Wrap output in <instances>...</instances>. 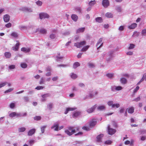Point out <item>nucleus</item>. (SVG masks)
Returning <instances> with one entry per match:
<instances>
[{"label": "nucleus", "mask_w": 146, "mask_h": 146, "mask_svg": "<svg viewBox=\"0 0 146 146\" xmlns=\"http://www.w3.org/2000/svg\"><path fill=\"white\" fill-rule=\"evenodd\" d=\"M114 51L111 50L108 53L106 52H104L102 54L103 58H106V60L108 62L110 61L113 59L114 57Z\"/></svg>", "instance_id": "obj_1"}, {"label": "nucleus", "mask_w": 146, "mask_h": 146, "mask_svg": "<svg viewBox=\"0 0 146 146\" xmlns=\"http://www.w3.org/2000/svg\"><path fill=\"white\" fill-rule=\"evenodd\" d=\"M65 133L69 136H71L76 132V129L72 126H69L65 131Z\"/></svg>", "instance_id": "obj_2"}, {"label": "nucleus", "mask_w": 146, "mask_h": 146, "mask_svg": "<svg viewBox=\"0 0 146 146\" xmlns=\"http://www.w3.org/2000/svg\"><path fill=\"white\" fill-rule=\"evenodd\" d=\"M116 131L115 129L110 128L109 125H108V132L109 134L112 135L116 132Z\"/></svg>", "instance_id": "obj_3"}, {"label": "nucleus", "mask_w": 146, "mask_h": 146, "mask_svg": "<svg viewBox=\"0 0 146 146\" xmlns=\"http://www.w3.org/2000/svg\"><path fill=\"white\" fill-rule=\"evenodd\" d=\"M86 43V42L85 41H83L80 42H77L75 43L74 44V46H76L77 48H80L85 45Z\"/></svg>", "instance_id": "obj_4"}, {"label": "nucleus", "mask_w": 146, "mask_h": 146, "mask_svg": "<svg viewBox=\"0 0 146 146\" xmlns=\"http://www.w3.org/2000/svg\"><path fill=\"white\" fill-rule=\"evenodd\" d=\"M39 17L41 19H43L48 18L49 17V15L46 13H41L39 14Z\"/></svg>", "instance_id": "obj_5"}, {"label": "nucleus", "mask_w": 146, "mask_h": 146, "mask_svg": "<svg viewBox=\"0 0 146 146\" xmlns=\"http://www.w3.org/2000/svg\"><path fill=\"white\" fill-rule=\"evenodd\" d=\"M19 10L27 12H31L33 11L31 9L26 7H22L19 9Z\"/></svg>", "instance_id": "obj_6"}, {"label": "nucleus", "mask_w": 146, "mask_h": 146, "mask_svg": "<svg viewBox=\"0 0 146 146\" xmlns=\"http://www.w3.org/2000/svg\"><path fill=\"white\" fill-rule=\"evenodd\" d=\"M102 4L105 8L107 7L110 5V3L108 0H103Z\"/></svg>", "instance_id": "obj_7"}, {"label": "nucleus", "mask_w": 146, "mask_h": 146, "mask_svg": "<svg viewBox=\"0 0 146 146\" xmlns=\"http://www.w3.org/2000/svg\"><path fill=\"white\" fill-rule=\"evenodd\" d=\"M102 40V38H100L98 40L97 43L96 44V46L98 47L97 49H98L99 48L101 47L103 45V43H102L99 46V45L100 44Z\"/></svg>", "instance_id": "obj_8"}, {"label": "nucleus", "mask_w": 146, "mask_h": 146, "mask_svg": "<svg viewBox=\"0 0 146 146\" xmlns=\"http://www.w3.org/2000/svg\"><path fill=\"white\" fill-rule=\"evenodd\" d=\"M17 42H18L12 48V50L15 51H17L19 48L20 44L18 41H17Z\"/></svg>", "instance_id": "obj_9"}, {"label": "nucleus", "mask_w": 146, "mask_h": 146, "mask_svg": "<svg viewBox=\"0 0 146 146\" xmlns=\"http://www.w3.org/2000/svg\"><path fill=\"white\" fill-rule=\"evenodd\" d=\"M3 18L5 22H8L10 20V16L8 14L5 15L4 16Z\"/></svg>", "instance_id": "obj_10"}, {"label": "nucleus", "mask_w": 146, "mask_h": 146, "mask_svg": "<svg viewBox=\"0 0 146 146\" xmlns=\"http://www.w3.org/2000/svg\"><path fill=\"white\" fill-rule=\"evenodd\" d=\"M21 51L25 53H28L30 52L31 50L30 48L23 47L21 48Z\"/></svg>", "instance_id": "obj_11"}, {"label": "nucleus", "mask_w": 146, "mask_h": 146, "mask_svg": "<svg viewBox=\"0 0 146 146\" xmlns=\"http://www.w3.org/2000/svg\"><path fill=\"white\" fill-rule=\"evenodd\" d=\"M39 31L40 33L42 34H46V30L44 29H41L39 30V28L36 29V32Z\"/></svg>", "instance_id": "obj_12"}, {"label": "nucleus", "mask_w": 146, "mask_h": 146, "mask_svg": "<svg viewBox=\"0 0 146 146\" xmlns=\"http://www.w3.org/2000/svg\"><path fill=\"white\" fill-rule=\"evenodd\" d=\"M96 105H95L91 108L88 109L87 110V112L89 113H90L92 112L96 108Z\"/></svg>", "instance_id": "obj_13"}, {"label": "nucleus", "mask_w": 146, "mask_h": 146, "mask_svg": "<svg viewBox=\"0 0 146 146\" xmlns=\"http://www.w3.org/2000/svg\"><path fill=\"white\" fill-rule=\"evenodd\" d=\"M81 113V112L80 111H76L73 113L72 117L74 118H76L80 115Z\"/></svg>", "instance_id": "obj_14"}, {"label": "nucleus", "mask_w": 146, "mask_h": 146, "mask_svg": "<svg viewBox=\"0 0 146 146\" xmlns=\"http://www.w3.org/2000/svg\"><path fill=\"white\" fill-rule=\"evenodd\" d=\"M54 128V130L55 131H58V130L59 128H58V123H54L53 125L51 127V129H53Z\"/></svg>", "instance_id": "obj_15"}, {"label": "nucleus", "mask_w": 146, "mask_h": 146, "mask_svg": "<svg viewBox=\"0 0 146 146\" xmlns=\"http://www.w3.org/2000/svg\"><path fill=\"white\" fill-rule=\"evenodd\" d=\"M76 109V108H67L66 109L65 111L64 112V113L66 114H67L68 112L69 111H73Z\"/></svg>", "instance_id": "obj_16"}, {"label": "nucleus", "mask_w": 146, "mask_h": 146, "mask_svg": "<svg viewBox=\"0 0 146 146\" xmlns=\"http://www.w3.org/2000/svg\"><path fill=\"white\" fill-rule=\"evenodd\" d=\"M36 129H33L30 130L28 133V135L29 136H31L35 132Z\"/></svg>", "instance_id": "obj_17"}, {"label": "nucleus", "mask_w": 146, "mask_h": 146, "mask_svg": "<svg viewBox=\"0 0 146 146\" xmlns=\"http://www.w3.org/2000/svg\"><path fill=\"white\" fill-rule=\"evenodd\" d=\"M85 29V27L79 28L76 30V33H82L84 31Z\"/></svg>", "instance_id": "obj_18"}, {"label": "nucleus", "mask_w": 146, "mask_h": 146, "mask_svg": "<svg viewBox=\"0 0 146 146\" xmlns=\"http://www.w3.org/2000/svg\"><path fill=\"white\" fill-rule=\"evenodd\" d=\"M27 115V113L25 112L23 113H17V117H23L26 116Z\"/></svg>", "instance_id": "obj_19"}, {"label": "nucleus", "mask_w": 146, "mask_h": 146, "mask_svg": "<svg viewBox=\"0 0 146 146\" xmlns=\"http://www.w3.org/2000/svg\"><path fill=\"white\" fill-rule=\"evenodd\" d=\"M71 18L74 21H76L78 19V16L75 14H73L71 16Z\"/></svg>", "instance_id": "obj_20"}, {"label": "nucleus", "mask_w": 146, "mask_h": 146, "mask_svg": "<svg viewBox=\"0 0 146 146\" xmlns=\"http://www.w3.org/2000/svg\"><path fill=\"white\" fill-rule=\"evenodd\" d=\"M120 81L121 83L123 84H125L127 83V79L124 78H121L120 79Z\"/></svg>", "instance_id": "obj_21"}, {"label": "nucleus", "mask_w": 146, "mask_h": 146, "mask_svg": "<svg viewBox=\"0 0 146 146\" xmlns=\"http://www.w3.org/2000/svg\"><path fill=\"white\" fill-rule=\"evenodd\" d=\"M4 55L5 57L7 58H10L11 56V53L9 52H5V53Z\"/></svg>", "instance_id": "obj_22"}, {"label": "nucleus", "mask_w": 146, "mask_h": 146, "mask_svg": "<svg viewBox=\"0 0 146 146\" xmlns=\"http://www.w3.org/2000/svg\"><path fill=\"white\" fill-rule=\"evenodd\" d=\"M11 36L14 38H17L18 37L19 35L16 32H13L11 34Z\"/></svg>", "instance_id": "obj_23"}, {"label": "nucleus", "mask_w": 146, "mask_h": 146, "mask_svg": "<svg viewBox=\"0 0 146 146\" xmlns=\"http://www.w3.org/2000/svg\"><path fill=\"white\" fill-rule=\"evenodd\" d=\"M137 25L135 23L132 24L129 27V28L131 29H133L137 27Z\"/></svg>", "instance_id": "obj_24"}, {"label": "nucleus", "mask_w": 146, "mask_h": 146, "mask_svg": "<svg viewBox=\"0 0 146 146\" xmlns=\"http://www.w3.org/2000/svg\"><path fill=\"white\" fill-rule=\"evenodd\" d=\"M105 16L108 18H112L113 17L112 14L111 13L109 12L107 13L105 15Z\"/></svg>", "instance_id": "obj_25"}, {"label": "nucleus", "mask_w": 146, "mask_h": 146, "mask_svg": "<svg viewBox=\"0 0 146 146\" xmlns=\"http://www.w3.org/2000/svg\"><path fill=\"white\" fill-rule=\"evenodd\" d=\"M134 112V108L133 107H131L128 110V112L129 113H132Z\"/></svg>", "instance_id": "obj_26"}, {"label": "nucleus", "mask_w": 146, "mask_h": 146, "mask_svg": "<svg viewBox=\"0 0 146 146\" xmlns=\"http://www.w3.org/2000/svg\"><path fill=\"white\" fill-rule=\"evenodd\" d=\"M96 121H91L89 123V125L90 127H93L96 125Z\"/></svg>", "instance_id": "obj_27"}, {"label": "nucleus", "mask_w": 146, "mask_h": 146, "mask_svg": "<svg viewBox=\"0 0 146 146\" xmlns=\"http://www.w3.org/2000/svg\"><path fill=\"white\" fill-rule=\"evenodd\" d=\"M95 20L96 22L101 23L102 22V19L101 17H97L95 18Z\"/></svg>", "instance_id": "obj_28"}, {"label": "nucleus", "mask_w": 146, "mask_h": 146, "mask_svg": "<svg viewBox=\"0 0 146 146\" xmlns=\"http://www.w3.org/2000/svg\"><path fill=\"white\" fill-rule=\"evenodd\" d=\"M97 108L98 110H103L105 109V107L104 105L100 106L98 107Z\"/></svg>", "instance_id": "obj_29"}, {"label": "nucleus", "mask_w": 146, "mask_h": 146, "mask_svg": "<svg viewBox=\"0 0 146 146\" xmlns=\"http://www.w3.org/2000/svg\"><path fill=\"white\" fill-rule=\"evenodd\" d=\"M80 66L79 63L78 62H76L73 65V68L74 69Z\"/></svg>", "instance_id": "obj_30"}, {"label": "nucleus", "mask_w": 146, "mask_h": 146, "mask_svg": "<svg viewBox=\"0 0 146 146\" xmlns=\"http://www.w3.org/2000/svg\"><path fill=\"white\" fill-rule=\"evenodd\" d=\"M96 3V1L95 0L91 1L88 3L89 6L91 7L93 6Z\"/></svg>", "instance_id": "obj_31"}, {"label": "nucleus", "mask_w": 146, "mask_h": 146, "mask_svg": "<svg viewBox=\"0 0 146 146\" xmlns=\"http://www.w3.org/2000/svg\"><path fill=\"white\" fill-rule=\"evenodd\" d=\"M115 9L118 12H121V7L119 6H117L115 7Z\"/></svg>", "instance_id": "obj_32"}, {"label": "nucleus", "mask_w": 146, "mask_h": 146, "mask_svg": "<svg viewBox=\"0 0 146 146\" xmlns=\"http://www.w3.org/2000/svg\"><path fill=\"white\" fill-rule=\"evenodd\" d=\"M90 46L88 45L84 46L81 50V51L82 52L86 51L88 49Z\"/></svg>", "instance_id": "obj_33"}, {"label": "nucleus", "mask_w": 146, "mask_h": 146, "mask_svg": "<svg viewBox=\"0 0 146 146\" xmlns=\"http://www.w3.org/2000/svg\"><path fill=\"white\" fill-rule=\"evenodd\" d=\"M104 136L103 134H101L98 135L96 137L97 141H100L101 140V138L102 137Z\"/></svg>", "instance_id": "obj_34"}, {"label": "nucleus", "mask_w": 146, "mask_h": 146, "mask_svg": "<svg viewBox=\"0 0 146 146\" xmlns=\"http://www.w3.org/2000/svg\"><path fill=\"white\" fill-rule=\"evenodd\" d=\"M53 104L52 103H49L47 106V108L50 110H52L53 108Z\"/></svg>", "instance_id": "obj_35"}, {"label": "nucleus", "mask_w": 146, "mask_h": 146, "mask_svg": "<svg viewBox=\"0 0 146 146\" xmlns=\"http://www.w3.org/2000/svg\"><path fill=\"white\" fill-rule=\"evenodd\" d=\"M70 76L71 77V78L73 79H76L77 77V75L73 73H72L71 74H70Z\"/></svg>", "instance_id": "obj_36"}, {"label": "nucleus", "mask_w": 146, "mask_h": 146, "mask_svg": "<svg viewBox=\"0 0 146 146\" xmlns=\"http://www.w3.org/2000/svg\"><path fill=\"white\" fill-rule=\"evenodd\" d=\"M74 10L79 13H80L81 12V8L80 7H77L74 9Z\"/></svg>", "instance_id": "obj_37"}, {"label": "nucleus", "mask_w": 146, "mask_h": 146, "mask_svg": "<svg viewBox=\"0 0 146 146\" xmlns=\"http://www.w3.org/2000/svg\"><path fill=\"white\" fill-rule=\"evenodd\" d=\"M47 126L44 125L41 127V131L42 133H44L45 131V129L46 128Z\"/></svg>", "instance_id": "obj_38"}, {"label": "nucleus", "mask_w": 146, "mask_h": 146, "mask_svg": "<svg viewBox=\"0 0 146 146\" xmlns=\"http://www.w3.org/2000/svg\"><path fill=\"white\" fill-rule=\"evenodd\" d=\"M17 113H16V112H13L10 113L9 114V117H15V116H17Z\"/></svg>", "instance_id": "obj_39"}, {"label": "nucleus", "mask_w": 146, "mask_h": 146, "mask_svg": "<svg viewBox=\"0 0 146 146\" xmlns=\"http://www.w3.org/2000/svg\"><path fill=\"white\" fill-rule=\"evenodd\" d=\"M64 58L63 56H56V60L58 61H60L61 60H62L63 58Z\"/></svg>", "instance_id": "obj_40"}, {"label": "nucleus", "mask_w": 146, "mask_h": 146, "mask_svg": "<svg viewBox=\"0 0 146 146\" xmlns=\"http://www.w3.org/2000/svg\"><path fill=\"white\" fill-rule=\"evenodd\" d=\"M120 107V104H113L112 106V108H118Z\"/></svg>", "instance_id": "obj_41"}, {"label": "nucleus", "mask_w": 146, "mask_h": 146, "mask_svg": "<svg viewBox=\"0 0 146 146\" xmlns=\"http://www.w3.org/2000/svg\"><path fill=\"white\" fill-rule=\"evenodd\" d=\"M50 38L52 39H53L55 38L56 35L55 34L52 33L50 35Z\"/></svg>", "instance_id": "obj_42"}, {"label": "nucleus", "mask_w": 146, "mask_h": 146, "mask_svg": "<svg viewBox=\"0 0 146 146\" xmlns=\"http://www.w3.org/2000/svg\"><path fill=\"white\" fill-rule=\"evenodd\" d=\"M50 94H46L42 95L41 97L42 98H46L50 96Z\"/></svg>", "instance_id": "obj_43"}, {"label": "nucleus", "mask_w": 146, "mask_h": 146, "mask_svg": "<svg viewBox=\"0 0 146 146\" xmlns=\"http://www.w3.org/2000/svg\"><path fill=\"white\" fill-rule=\"evenodd\" d=\"M19 131L20 132H24L26 130V128L24 127L19 128L18 129Z\"/></svg>", "instance_id": "obj_44"}, {"label": "nucleus", "mask_w": 146, "mask_h": 146, "mask_svg": "<svg viewBox=\"0 0 146 146\" xmlns=\"http://www.w3.org/2000/svg\"><path fill=\"white\" fill-rule=\"evenodd\" d=\"M7 83V82H4L0 84V88L4 86Z\"/></svg>", "instance_id": "obj_45"}, {"label": "nucleus", "mask_w": 146, "mask_h": 146, "mask_svg": "<svg viewBox=\"0 0 146 146\" xmlns=\"http://www.w3.org/2000/svg\"><path fill=\"white\" fill-rule=\"evenodd\" d=\"M23 99L25 102H27L29 101V98L27 96H24L23 98Z\"/></svg>", "instance_id": "obj_46"}, {"label": "nucleus", "mask_w": 146, "mask_h": 146, "mask_svg": "<svg viewBox=\"0 0 146 146\" xmlns=\"http://www.w3.org/2000/svg\"><path fill=\"white\" fill-rule=\"evenodd\" d=\"M106 76L108 78L111 79L113 76V74L108 73L106 74Z\"/></svg>", "instance_id": "obj_47"}, {"label": "nucleus", "mask_w": 146, "mask_h": 146, "mask_svg": "<svg viewBox=\"0 0 146 146\" xmlns=\"http://www.w3.org/2000/svg\"><path fill=\"white\" fill-rule=\"evenodd\" d=\"M21 67L23 68H25L27 67V65L25 63H22L21 64Z\"/></svg>", "instance_id": "obj_48"}, {"label": "nucleus", "mask_w": 146, "mask_h": 146, "mask_svg": "<svg viewBox=\"0 0 146 146\" xmlns=\"http://www.w3.org/2000/svg\"><path fill=\"white\" fill-rule=\"evenodd\" d=\"M29 143L30 145L31 146L32 145L35 143V141L34 140L30 139L29 140Z\"/></svg>", "instance_id": "obj_49"}, {"label": "nucleus", "mask_w": 146, "mask_h": 146, "mask_svg": "<svg viewBox=\"0 0 146 146\" xmlns=\"http://www.w3.org/2000/svg\"><path fill=\"white\" fill-rule=\"evenodd\" d=\"M113 101H109L108 102V105L109 106H111V108L112 107V106L113 105Z\"/></svg>", "instance_id": "obj_50"}, {"label": "nucleus", "mask_w": 146, "mask_h": 146, "mask_svg": "<svg viewBox=\"0 0 146 146\" xmlns=\"http://www.w3.org/2000/svg\"><path fill=\"white\" fill-rule=\"evenodd\" d=\"M139 32H137L136 31L134 32L133 34V36H139Z\"/></svg>", "instance_id": "obj_51"}, {"label": "nucleus", "mask_w": 146, "mask_h": 146, "mask_svg": "<svg viewBox=\"0 0 146 146\" xmlns=\"http://www.w3.org/2000/svg\"><path fill=\"white\" fill-rule=\"evenodd\" d=\"M15 68V65H11L9 66V68L10 70H12L14 69Z\"/></svg>", "instance_id": "obj_52"}, {"label": "nucleus", "mask_w": 146, "mask_h": 146, "mask_svg": "<svg viewBox=\"0 0 146 146\" xmlns=\"http://www.w3.org/2000/svg\"><path fill=\"white\" fill-rule=\"evenodd\" d=\"M34 118L35 120L38 121L40 120V119H41V117L40 116H36L34 117Z\"/></svg>", "instance_id": "obj_53"}, {"label": "nucleus", "mask_w": 146, "mask_h": 146, "mask_svg": "<svg viewBox=\"0 0 146 146\" xmlns=\"http://www.w3.org/2000/svg\"><path fill=\"white\" fill-rule=\"evenodd\" d=\"M141 34L142 36H145L146 35V29H144L142 31Z\"/></svg>", "instance_id": "obj_54"}, {"label": "nucleus", "mask_w": 146, "mask_h": 146, "mask_svg": "<svg viewBox=\"0 0 146 146\" xmlns=\"http://www.w3.org/2000/svg\"><path fill=\"white\" fill-rule=\"evenodd\" d=\"M36 3L37 4V5L38 6H41L42 5V2L39 0H38L36 2Z\"/></svg>", "instance_id": "obj_55"}, {"label": "nucleus", "mask_w": 146, "mask_h": 146, "mask_svg": "<svg viewBox=\"0 0 146 146\" xmlns=\"http://www.w3.org/2000/svg\"><path fill=\"white\" fill-rule=\"evenodd\" d=\"M115 89H116V90L119 91L123 89V88L121 86H116Z\"/></svg>", "instance_id": "obj_56"}, {"label": "nucleus", "mask_w": 146, "mask_h": 146, "mask_svg": "<svg viewBox=\"0 0 146 146\" xmlns=\"http://www.w3.org/2000/svg\"><path fill=\"white\" fill-rule=\"evenodd\" d=\"M146 77V74L145 73L143 74L142 78L140 80V82H142V81H143L145 79V77Z\"/></svg>", "instance_id": "obj_57"}, {"label": "nucleus", "mask_w": 146, "mask_h": 146, "mask_svg": "<svg viewBox=\"0 0 146 146\" xmlns=\"http://www.w3.org/2000/svg\"><path fill=\"white\" fill-rule=\"evenodd\" d=\"M135 47V45L133 44H130V46L129 47V49H133Z\"/></svg>", "instance_id": "obj_58"}, {"label": "nucleus", "mask_w": 146, "mask_h": 146, "mask_svg": "<svg viewBox=\"0 0 146 146\" xmlns=\"http://www.w3.org/2000/svg\"><path fill=\"white\" fill-rule=\"evenodd\" d=\"M112 143V141H111L108 140L105 141V143L108 145H110Z\"/></svg>", "instance_id": "obj_59"}, {"label": "nucleus", "mask_w": 146, "mask_h": 146, "mask_svg": "<svg viewBox=\"0 0 146 146\" xmlns=\"http://www.w3.org/2000/svg\"><path fill=\"white\" fill-rule=\"evenodd\" d=\"M44 88V87L41 86H37L35 88V89L37 90H42Z\"/></svg>", "instance_id": "obj_60"}, {"label": "nucleus", "mask_w": 146, "mask_h": 146, "mask_svg": "<svg viewBox=\"0 0 146 146\" xmlns=\"http://www.w3.org/2000/svg\"><path fill=\"white\" fill-rule=\"evenodd\" d=\"M140 99H141L140 97V96H139V97H137V98L133 99V101L137 102L140 100Z\"/></svg>", "instance_id": "obj_61"}, {"label": "nucleus", "mask_w": 146, "mask_h": 146, "mask_svg": "<svg viewBox=\"0 0 146 146\" xmlns=\"http://www.w3.org/2000/svg\"><path fill=\"white\" fill-rule=\"evenodd\" d=\"M44 79L43 77H42L40 80L39 82V84H43L44 82Z\"/></svg>", "instance_id": "obj_62"}, {"label": "nucleus", "mask_w": 146, "mask_h": 146, "mask_svg": "<svg viewBox=\"0 0 146 146\" xmlns=\"http://www.w3.org/2000/svg\"><path fill=\"white\" fill-rule=\"evenodd\" d=\"M139 86H136V88L134 89L133 90V93H136L137 91L139 90Z\"/></svg>", "instance_id": "obj_63"}, {"label": "nucleus", "mask_w": 146, "mask_h": 146, "mask_svg": "<svg viewBox=\"0 0 146 146\" xmlns=\"http://www.w3.org/2000/svg\"><path fill=\"white\" fill-rule=\"evenodd\" d=\"M46 71L50 72L51 70V67L49 66H48L46 69Z\"/></svg>", "instance_id": "obj_64"}]
</instances>
